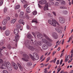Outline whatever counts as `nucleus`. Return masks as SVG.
<instances>
[{
	"label": "nucleus",
	"mask_w": 73,
	"mask_h": 73,
	"mask_svg": "<svg viewBox=\"0 0 73 73\" xmlns=\"http://www.w3.org/2000/svg\"><path fill=\"white\" fill-rule=\"evenodd\" d=\"M23 7H24V8H27V5H25L24 6H23Z\"/></svg>",
	"instance_id": "58"
},
{
	"label": "nucleus",
	"mask_w": 73,
	"mask_h": 73,
	"mask_svg": "<svg viewBox=\"0 0 73 73\" xmlns=\"http://www.w3.org/2000/svg\"><path fill=\"white\" fill-rule=\"evenodd\" d=\"M32 34L34 36V37H35V36H36V34H35V33H32Z\"/></svg>",
	"instance_id": "59"
},
{
	"label": "nucleus",
	"mask_w": 73,
	"mask_h": 73,
	"mask_svg": "<svg viewBox=\"0 0 73 73\" xmlns=\"http://www.w3.org/2000/svg\"><path fill=\"white\" fill-rule=\"evenodd\" d=\"M39 3L40 4H45L47 3V1L45 0H42L39 1Z\"/></svg>",
	"instance_id": "8"
},
{
	"label": "nucleus",
	"mask_w": 73,
	"mask_h": 73,
	"mask_svg": "<svg viewBox=\"0 0 73 73\" xmlns=\"http://www.w3.org/2000/svg\"><path fill=\"white\" fill-rule=\"evenodd\" d=\"M42 41L45 44H47L48 42L47 40L45 39L44 38L42 39Z\"/></svg>",
	"instance_id": "21"
},
{
	"label": "nucleus",
	"mask_w": 73,
	"mask_h": 73,
	"mask_svg": "<svg viewBox=\"0 0 73 73\" xmlns=\"http://www.w3.org/2000/svg\"><path fill=\"white\" fill-rule=\"evenodd\" d=\"M3 61L1 59H0V63H3Z\"/></svg>",
	"instance_id": "54"
},
{
	"label": "nucleus",
	"mask_w": 73,
	"mask_h": 73,
	"mask_svg": "<svg viewBox=\"0 0 73 73\" xmlns=\"http://www.w3.org/2000/svg\"><path fill=\"white\" fill-rule=\"evenodd\" d=\"M22 60L23 61H26L27 62V61H28V60L27 59H25L24 58H22Z\"/></svg>",
	"instance_id": "33"
},
{
	"label": "nucleus",
	"mask_w": 73,
	"mask_h": 73,
	"mask_svg": "<svg viewBox=\"0 0 73 73\" xmlns=\"http://www.w3.org/2000/svg\"><path fill=\"white\" fill-rule=\"evenodd\" d=\"M11 64L13 65V67L15 69H18V67L17 66V65H16V64H15V63H13V62H11Z\"/></svg>",
	"instance_id": "9"
},
{
	"label": "nucleus",
	"mask_w": 73,
	"mask_h": 73,
	"mask_svg": "<svg viewBox=\"0 0 73 73\" xmlns=\"http://www.w3.org/2000/svg\"><path fill=\"white\" fill-rule=\"evenodd\" d=\"M7 48L9 49H11V48H12V47H11V46L10 44H9L7 46Z\"/></svg>",
	"instance_id": "34"
},
{
	"label": "nucleus",
	"mask_w": 73,
	"mask_h": 73,
	"mask_svg": "<svg viewBox=\"0 0 73 73\" xmlns=\"http://www.w3.org/2000/svg\"><path fill=\"white\" fill-rule=\"evenodd\" d=\"M72 38H73V35H72L71 37H70L69 40L67 41L68 42H70V40L71 39V40H72Z\"/></svg>",
	"instance_id": "32"
},
{
	"label": "nucleus",
	"mask_w": 73,
	"mask_h": 73,
	"mask_svg": "<svg viewBox=\"0 0 73 73\" xmlns=\"http://www.w3.org/2000/svg\"><path fill=\"white\" fill-rule=\"evenodd\" d=\"M72 59L71 60H70L68 62V63H70V62H71L72 61Z\"/></svg>",
	"instance_id": "62"
},
{
	"label": "nucleus",
	"mask_w": 73,
	"mask_h": 73,
	"mask_svg": "<svg viewBox=\"0 0 73 73\" xmlns=\"http://www.w3.org/2000/svg\"><path fill=\"white\" fill-rule=\"evenodd\" d=\"M28 48L29 49H30V50H31L32 51H33L35 49V48H33V46H29L28 47Z\"/></svg>",
	"instance_id": "14"
},
{
	"label": "nucleus",
	"mask_w": 73,
	"mask_h": 73,
	"mask_svg": "<svg viewBox=\"0 0 73 73\" xmlns=\"http://www.w3.org/2000/svg\"><path fill=\"white\" fill-rule=\"evenodd\" d=\"M62 62H63V60L62 59H61L60 62V65H62Z\"/></svg>",
	"instance_id": "52"
},
{
	"label": "nucleus",
	"mask_w": 73,
	"mask_h": 73,
	"mask_svg": "<svg viewBox=\"0 0 73 73\" xmlns=\"http://www.w3.org/2000/svg\"><path fill=\"white\" fill-rule=\"evenodd\" d=\"M23 57L27 58V59H29V57L27 54H24L23 55Z\"/></svg>",
	"instance_id": "18"
},
{
	"label": "nucleus",
	"mask_w": 73,
	"mask_h": 73,
	"mask_svg": "<svg viewBox=\"0 0 73 73\" xmlns=\"http://www.w3.org/2000/svg\"><path fill=\"white\" fill-rule=\"evenodd\" d=\"M34 22V23H38L37 22V20L36 19H33L32 20V21L31 22V23H33Z\"/></svg>",
	"instance_id": "31"
},
{
	"label": "nucleus",
	"mask_w": 73,
	"mask_h": 73,
	"mask_svg": "<svg viewBox=\"0 0 73 73\" xmlns=\"http://www.w3.org/2000/svg\"><path fill=\"white\" fill-rule=\"evenodd\" d=\"M50 60V57L48 58L47 59V60H46V62H47L49 61Z\"/></svg>",
	"instance_id": "43"
},
{
	"label": "nucleus",
	"mask_w": 73,
	"mask_h": 73,
	"mask_svg": "<svg viewBox=\"0 0 73 73\" xmlns=\"http://www.w3.org/2000/svg\"><path fill=\"white\" fill-rule=\"evenodd\" d=\"M9 34H10L9 31L7 30L5 32V34L7 36H9Z\"/></svg>",
	"instance_id": "20"
},
{
	"label": "nucleus",
	"mask_w": 73,
	"mask_h": 73,
	"mask_svg": "<svg viewBox=\"0 0 73 73\" xmlns=\"http://www.w3.org/2000/svg\"><path fill=\"white\" fill-rule=\"evenodd\" d=\"M60 9H65L66 7H64L61 6L60 7Z\"/></svg>",
	"instance_id": "45"
},
{
	"label": "nucleus",
	"mask_w": 73,
	"mask_h": 73,
	"mask_svg": "<svg viewBox=\"0 0 73 73\" xmlns=\"http://www.w3.org/2000/svg\"><path fill=\"white\" fill-rule=\"evenodd\" d=\"M27 29H29V25H27Z\"/></svg>",
	"instance_id": "64"
},
{
	"label": "nucleus",
	"mask_w": 73,
	"mask_h": 73,
	"mask_svg": "<svg viewBox=\"0 0 73 73\" xmlns=\"http://www.w3.org/2000/svg\"><path fill=\"white\" fill-rule=\"evenodd\" d=\"M15 38L16 40V44H15V46L16 47H17V42H18V41H19V39L20 38V36H19V35H16L15 36Z\"/></svg>",
	"instance_id": "5"
},
{
	"label": "nucleus",
	"mask_w": 73,
	"mask_h": 73,
	"mask_svg": "<svg viewBox=\"0 0 73 73\" xmlns=\"http://www.w3.org/2000/svg\"><path fill=\"white\" fill-rule=\"evenodd\" d=\"M16 21V19H13L11 21V24H14V23H15Z\"/></svg>",
	"instance_id": "24"
},
{
	"label": "nucleus",
	"mask_w": 73,
	"mask_h": 73,
	"mask_svg": "<svg viewBox=\"0 0 73 73\" xmlns=\"http://www.w3.org/2000/svg\"><path fill=\"white\" fill-rule=\"evenodd\" d=\"M60 73H68V72H64V70H62V71Z\"/></svg>",
	"instance_id": "46"
},
{
	"label": "nucleus",
	"mask_w": 73,
	"mask_h": 73,
	"mask_svg": "<svg viewBox=\"0 0 73 73\" xmlns=\"http://www.w3.org/2000/svg\"><path fill=\"white\" fill-rule=\"evenodd\" d=\"M54 3L53 2H51L50 5H54Z\"/></svg>",
	"instance_id": "44"
},
{
	"label": "nucleus",
	"mask_w": 73,
	"mask_h": 73,
	"mask_svg": "<svg viewBox=\"0 0 73 73\" xmlns=\"http://www.w3.org/2000/svg\"><path fill=\"white\" fill-rule=\"evenodd\" d=\"M3 73H8V72L7 70H3Z\"/></svg>",
	"instance_id": "39"
},
{
	"label": "nucleus",
	"mask_w": 73,
	"mask_h": 73,
	"mask_svg": "<svg viewBox=\"0 0 73 73\" xmlns=\"http://www.w3.org/2000/svg\"><path fill=\"white\" fill-rule=\"evenodd\" d=\"M32 63L31 62H28L27 63V65L28 66H32Z\"/></svg>",
	"instance_id": "26"
},
{
	"label": "nucleus",
	"mask_w": 73,
	"mask_h": 73,
	"mask_svg": "<svg viewBox=\"0 0 73 73\" xmlns=\"http://www.w3.org/2000/svg\"><path fill=\"white\" fill-rule=\"evenodd\" d=\"M48 22L50 24H51L53 26H56V23H57V21L55 19H53L52 21L51 20H49L48 21Z\"/></svg>",
	"instance_id": "3"
},
{
	"label": "nucleus",
	"mask_w": 73,
	"mask_h": 73,
	"mask_svg": "<svg viewBox=\"0 0 73 73\" xmlns=\"http://www.w3.org/2000/svg\"><path fill=\"white\" fill-rule=\"evenodd\" d=\"M52 13L53 15H54V16H56V14L55 12H53Z\"/></svg>",
	"instance_id": "49"
},
{
	"label": "nucleus",
	"mask_w": 73,
	"mask_h": 73,
	"mask_svg": "<svg viewBox=\"0 0 73 73\" xmlns=\"http://www.w3.org/2000/svg\"><path fill=\"white\" fill-rule=\"evenodd\" d=\"M44 11H46V10H48V5H46L44 7Z\"/></svg>",
	"instance_id": "28"
},
{
	"label": "nucleus",
	"mask_w": 73,
	"mask_h": 73,
	"mask_svg": "<svg viewBox=\"0 0 73 73\" xmlns=\"http://www.w3.org/2000/svg\"><path fill=\"white\" fill-rule=\"evenodd\" d=\"M3 44H4V43H3V41H1L0 43V45L1 46H2L3 45Z\"/></svg>",
	"instance_id": "38"
},
{
	"label": "nucleus",
	"mask_w": 73,
	"mask_h": 73,
	"mask_svg": "<svg viewBox=\"0 0 73 73\" xmlns=\"http://www.w3.org/2000/svg\"><path fill=\"white\" fill-rule=\"evenodd\" d=\"M43 36H44L47 39V40H50V38H49V37H48V36L45 34H43Z\"/></svg>",
	"instance_id": "27"
},
{
	"label": "nucleus",
	"mask_w": 73,
	"mask_h": 73,
	"mask_svg": "<svg viewBox=\"0 0 73 73\" xmlns=\"http://www.w3.org/2000/svg\"><path fill=\"white\" fill-rule=\"evenodd\" d=\"M63 54H64V53H62L60 56V57H62L63 56Z\"/></svg>",
	"instance_id": "57"
},
{
	"label": "nucleus",
	"mask_w": 73,
	"mask_h": 73,
	"mask_svg": "<svg viewBox=\"0 0 73 73\" xmlns=\"http://www.w3.org/2000/svg\"><path fill=\"white\" fill-rule=\"evenodd\" d=\"M6 29V27L5 26H4L3 27V31H4Z\"/></svg>",
	"instance_id": "56"
},
{
	"label": "nucleus",
	"mask_w": 73,
	"mask_h": 73,
	"mask_svg": "<svg viewBox=\"0 0 73 73\" xmlns=\"http://www.w3.org/2000/svg\"><path fill=\"white\" fill-rule=\"evenodd\" d=\"M70 58V55H69L68 56V55H66L65 56V59L64 61V62H67L68 60Z\"/></svg>",
	"instance_id": "10"
},
{
	"label": "nucleus",
	"mask_w": 73,
	"mask_h": 73,
	"mask_svg": "<svg viewBox=\"0 0 73 73\" xmlns=\"http://www.w3.org/2000/svg\"><path fill=\"white\" fill-rule=\"evenodd\" d=\"M27 37L29 39H32L33 38L32 35L31 34L28 33L27 34Z\"/></svg>",
	"instance_id": "16"
},
{
	"label": "nucleus",
	"mask_w": 73,
	"mask_h": 73,
	"mask_svg": "<svg viewBox=\"0 0 73 73\" xmlns=\"http://www.w3.org/2000/svg\"><path fill=\"white\" fill-rule=\"evenodd\" d=\"M7 20H10V17H7Z\"/></svg>",
	"instance_id": "51"
},
{
	"label": "nucleus",
	"mask_w": 73,
	"mask_h": 73,
	"mask_svg": "<svg viewBox=\"0 0 73 73\" xmlns=\"http://www.w3.org/2000/svg\"><path fill=\"white\" fill-rule=\"evenodd\" d=\"M3 4V1H1L0 2V6L2 5Z\"/></svg>",
	"instance_id": "42"
},
{
	"label": "nucleus",
	"mask_w": 73,
	"mask_h": 73,
	"mask_svg": "<svg viewBox=\"0 0 73 73\" xmlns=\"http://www.w3.org/2000/svg\"><path fill=\"white\" fill-rule=\"evenodd\" d=\"M48 47L46 45L44 44L42 46V48L43 50H46L48 49Z\"/></svg>",
	"instance_id": "12"
},
{
	"label": "nucleus",
	"mask_w": 73,
	"mask_h": 73,
	"mask_svg": "<svg viewBox=\"0 0 73 73\" xmlns=\"http://www.w3.org/2000/svg\"><path fill=\"white\" fill-rule=\"evenodd\" d=\"M37 37L38 38L42 39L43 38V36L42 34H38L37 35Z\"/></svg>",
	"instance_id": "11"
},
{
	"label": "nucleus",
	"mask_w": 73,
	"mask_h": 73,
	"mask_svg": "<svg viewBox=\"0 0 73 73\" xmlns=\"http://www.w3.org/2000/svg\"><path fill=\"white\" fill-rule=\"evenodd\" d=\"M52 37H54V39H57L58 35L56 33L53 32L52 34Z\"/></svg>",
	"instance_id": "6"
},
{
	"label": "nucleus",
	"mask_w": 73,
	"mask_h": 73,
	"mask_svg": "<svg viewBox=\"0 0 73 73\" xmlns=\"http://www.w3.org/2000/svg\"><path fill=\"white\" fill-rule=\"evenodd\" d=\"M62 4H63V5H65V2L64 1H63L62 2Z\"/></svg>",
	"instance_id": "61"
},
{
	"label": "nucleus",
	"mask_w": 73,
	"mask_h": 73,
	"mask_svg": "<svg viewBox=\"0 0 73 73\" xmlns=\"http://www.w3.org/2000/svg\"><path fill=\"white\" fill-rule=\"evenodd\" d=\"M60 64V62H59V60H57V62H56L57 65H58Z\"/></svg>",
	"instance_id": "55"
},
{
	"label": "nucleus",
	"mask_w": 73,
	"mask_h": 73,
	"mask_svg": "<svg viewBox=\"0 0 73 73\" xmlns=\"http://www.w3.org/2000/svg\"><path fill=\"white\" fill-rule=\"evenodd\" d=\"M46 44H47L48 45V46H51V45H52V44H50V43H49L48 42V43Z\"/></svg>",
	"instance_id": "48"
},
{
	"label": "nucleus",
	"mask_w": 73,
	"mask_h": 73,
	"mask_svg": "<svg viewBox=\"0 0 73 73\" xmlns=\"http://www.w3.org/2000/svg\"><path fill=\"white\" fill-rule=\"evenodd\" d=\"M32 42L33 43V45H35V46H37V45H38V42L36 40H35L34 42Z\"/></svg>",
	"instance_id": "22"
},
{
	"label": "nucleus",
	"mask_w": 73,
	"mask_h": 73,
	"mask_svg": "<svg viewBox=\"0 0 73 73\" xmlns=\"http://www.w3.org/2000/svg\"><path fill=\"white\" fill-rule=\"evenodd\" d=\"M20 6L19 5H18L15 6V9H18L20 8Z\"/></svg>",
	"instance_id": "30"
},
{
	"label": "nucleus",
	"mask_w": 73,
	"mask_h": 73,
	"mask_svg": "<svg viewBox=\"0 0 73 73\" xmlns=\"http://www.w3.org/2000/svg\"><path fill=\"white\" fill-rule=\"evenodd\" d=\"M18 14L17 13H16L15 15V17H18Z\"/></svg>",
	"instance_id": "60"
},
{
	"label": "nucleus",
	"mask_w": 73,
	"mask_h": 73,
	"mask_svg": "<svg viewBox=\"0 0 73 73\" xmlns=\"http://www.w3.org/2000/svg\"><path fill=\"white\" fill-rule=\"evenodd\" d=\"M14 33L15 35H17L19 33V30L17 29H15L14 31Z\"/></svg>",
	"instance_id": "19"
},
{
	"label": "nucleus",
	"mask_w": 73,
	"mask_h": 73,
	"mask_svg": "<svg viewBox=\"0 0 73 73\" xmlns=\"http://www.w3.org/2000/svg\"><path fill=\"white\" fill-rule=\"evenodd\" d=\"M2 66L3 69H6L7 66L8 67L11 66V64L9 62H7L6 63H3L2 64Z\"/></svg>",
	"instance_id": "2"
},
{
	"label": "nucleus",
	"mask_w": 73,
	"mask_h": 73,
	"mask_svg": "<svg viewBox=\"0 0 73 73\" xmlns=\"http://www.w3.org/2000/svg\"><path fill=\"white\" fill-rule=\"evenodd\" d=\"M7 11V8L5 7L4 9V13H6Z\"/></svg>",
	"instance_id": "36"
},
{
	"label": "nucleus",
	"mask_w": 73,
	"mask_h": 73,
	"mask_svg": "<svg viewBox=\"0 0 73 73\" xmlns=\"http://www.w3.org/2000/svg\"><path fill=\"white\" fill-rule=\"evenodd\" d=\"M24 12H21L19 15V18H20V19L23 18V16H24Z\"/></svg>",
	"instance_id": "15"
},
{
	"label": "nucleus",
	"mask_w": 73,
	"mask_h": 73,
	"mask_svg": "<svg viewBox=\"0 0 73 73\" xmlns=\"http://www.w3.org/2000/svg\"><path fill=\"white\" fill-rule=\"evenodd\" d=\"M38 45L40 46H41V42L40 41H38Z\"/></svg>",
	"instance_id": "37"
},
{
	"label": "nucleus",
	"mask_w": 73,
	"mask_h": 73,
	"mask_svg": "<svg viewBox=\"0 0 73 73\" xmlns=\"http://www.w3.org/2000/svg\"><path fill=\"white\" fill-rule=\"evenodd\" d=\"M21 1L23 4H26L27 3V1H25V0H21Z\"/></svg>",
	"instance_id": "29"
},
{
	"label": "nucleus",
	"mask_w": 73,
	"mask_h": 73,
	"mask_svg": "<svg viewBox=\"0 0 73 73\" xmlns=\"http://www.w3.org/2000/svg\"><path fill=\"white\" fill-rule=\"evenodd\" d=\"M38 7L39 8H41V5H40V4H38Z\"/></svg>",
	"instance_id": "63"
},
{
	"label": "nucleus",
	"mask_w": 73,
	"mask_h": 73,
	"mask_svg": "<svg viewBox=\"0 0 73 73\" xmlns=\"http://www.w3.org/2000/svg\"><path fill=\"white\" fill-rule=\"evenodd\" d=\"M7 21L6 20H3L2 22V24L3 25H6L7 24Z\"/></svg>",
	"instance_id": "25"
},
{
	"label": "nucleus",
	"mask_w": 73,
	"mask_h": 73,
	"mask_svg": "<svg viewBox=\"0 0 73 73\" xmlns=\"http://www.w3.org/2000/svg\"><path fill=\"white\" fill-rule=\"evenodd\" d=\"M7 69L9 71H12V67L11 66L7 67Z\"/></svg>",
	"instance_id": "23"
},
{
	"label": "nucleus",
	"mask_w": 73,
	"mask_h": 73,
	"mask_svg": "<svg viewBox=\"0 0 73 73\" xmlns=\"http://www.w3.org/2000/svg\"><path fill=\"white\" fill-rule=\"evenodd\" d=\"M18 66H19L20 70H21V71H23V67L21 66V65L19 64V63H17Z\"/></svg>",
	"instance_id": "13"
},
{
	"label": "nucleus",
	"mask_w": 73,
	"mask_h": 73,
	"mask_svg": "<svg viewBox=\"0 0 73 73\" xmlns=\"http://www.w3.org/2000/svg\"><path fill=\"white\" fill-rule=\"evenodd\" d=\"M59 21L60 23H61V24H64L65 22V19L62 17H59Z\"/></svg>",
	"instance_id": "4"
},
{
	"label": "nucleus",
	"mask_w": 73,
	"mask_h": 73,
	"mask_svg": "<svg viewBox=\"0 0 73 73\" xmlns=\"http://www.w3.org/2000/svg\"><path fill=\"white\" fill-rule=\"evenodd\" d=\"M26 12L27 13H31V11H30V10H27L26 9Z\"/></svg>",
	"instance_id": "41"
},
{
	"label": "nucleus",
	"mask_w": 73,
	"mask_h": 73,
	"mask_svg": "<svg viewBox=\"0 0 73 73\" xmlns=\"http://www.w3.org/2000/svg\"><path fill=\"white\" fill-rule=\"evenodd\" d=\"M25 16L26 17H27V19H29V16H28V15L27 14H25Z\"/></svg>",
	"instance_id": "40"
},
{
	"label": "nucleus",
	"mask_w": 73,
	"mask_h": 73,
	"mask_svg": "<svg viewBox=\"0 0 73 73\" xmlns=\"http://www.w3.org/2000/svg\"><path fill=\"white\" fill-rule=\"evenodd\" d=\"M30 56L31 58L33 61H35V60H38L39 59V56H38V55L37 54H36L35 56V55H34V57L31 54L30 55Z\"/></svg>",
	"instance_id": "1"
},
{
	"label": "nucleus",
	"mask_w": 73,
	"mask_h": 73,
	"mask_svg": "<svg viewBox=\"0 0 73 73\" xmlns=\"http://www.w3.org/2000/svg\"><path fill=\"white\" fill-rule=\"evenodd\" d=\"M59 3L58 2H56L55 3V5L56 6H58V5Z\"/></svg>",
	"instance_id": "47"
},
{
	"label": "nucleus",
	"mask_w": 73,
	"mask_h": 73,
	"mask_svg": "<svg viewBox=\"0 0 73 73\" xmlns=\"http://www.w3.org/2000/svg\"><path fill=\"white\" fill-rule=\"evenodd\" d=\"M55 29L56 31L59 33H62V30H61V28L59 27L55 28Z\"/></svg>",
	"instance_id": "7"
},
{
	"label": "nucleus",
	"mask_w": 73,
	"mask_h": 73,
	"mask_svg": "<svg viewBox=\"0 0 73 73\" xmlns=\"http://www.w3.org/2000/svg\"><path fill=\"white\" fill-rule=\"evenodd\" d=\"M67 13H68V12H67L66 11H65L64 12V14H67Z\"/></svg>",
	"instance_id": "53"
},
{
	"label": "nucleus",
	"mask_w": 73,
	"mask_h": 73,
	"mask_svg": "<svg viewBox=\"0 0 73 73\" xmlns=\"http://www.w3.org/2000/svg\"><path fill=\"white\" fill-rule=\"evenodd\" d=\"M19 22L20 24H23V25H24L25 24V23L24 22V20L23 19H20L19 20Z\"/></svg>",
	"instance_id": "17"
},
{
	"label": "nucleus",
	"mask_w": 73,
	"mask_h": 73,
	"mask_svg": "<svg viewBox=\"0 0 73 73\" xmlns=\"http://www.w3.org/2000/svg\"><path fill=\"white\" fill-rule=\"evenodd\" d=\"M37 12L36 11H34L33 13V14L34 15H37Z\"/></svg>",
	"instance_id": "35"
},
{
	"label": "nucleus",
	"mask_w": 73,
	"mask_h": 73,
	"mask_svg": "<svg viewBox=\"0 0 73 73\" xmlns=\"http://www.w3.org/2000/svg\"><path fill=\"white\" fill-rule=\"evenodd\" d=\"M56 60H57V58H56L54 59V60H52V61H53L54 63H55L56 62Z\"/></svg>",
	"instance_id": "50"
}]
</instances>
